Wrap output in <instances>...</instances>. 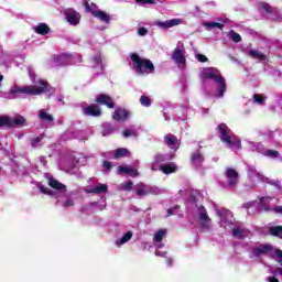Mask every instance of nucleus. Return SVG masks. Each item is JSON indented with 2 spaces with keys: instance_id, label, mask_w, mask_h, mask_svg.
<instances>
[{
  "instance_id": "1",
  "label": "nucleus",
  "mask_w": 282,
  "mask_h": 282,
  "mask_svg": "<svg viewBox=\"0 0 282 282\" xmlns=\"http://www.w3.org/2000/svg\"><path fill=\"white\" fill-rule=\"evenodd\" d=\"M199 78L202 83L206 80H215L218 84V94L216 98H224L226 94V78L221 76V72L216 67H207L200 72Z\"/></svg>"
},
{
  "instance_id": "2",
  "label": "nucleus",
  "mask_w": 282,
  "mask_h": 282,
  "mask_svg": "<svg viewBox=\"0 0 282 282\" xmlns=\"http://www.w3.org/2000/svg\"><path fill=\"white\" fill-rule=\"evenodd\" d=\"M219 140L229 147V149H241V139L232 133V130L226 124L220 123L217 126Z\"/></svg>"
},
{
  "instance_id": "3",
  "label": "nucleus",
  "mask_w": 282,
  "mask_h": 282,
  "mask_svg": "<svg viewBox=\"0 0 282 282\" xmlns=\"http://www.w3.org/2000/svg\"><path fill=\"white\" fill-rule=\"evenodd\" d=\"M132 63H134V70L139 76H143V74H153L155 72V65L151 59L142 58L138 53H132L130 55Z\"/></svg>"
},
{
  "instance_id": "4",
  "label": "nucleus",
  "mask_w": 282,
  "mask_h": 282,
  "mask_svg": "<svg viewBox=\"0 0 282 282\" xmlns=\"http://www.w3.org/2000/svg\"><path fill=\"white\" fill-rule=\"evenodd\" d=\"M12 94H26L29 96H41V94H47L50 91V84L47 80H40V86H24V87H14L11 90Z\"/></svg>"
},
{
  "instance_id": "5",
  "label": "nucleus",
  "mask_w": 282,
  "mask_h": 282,
  "mask_svg": "<svg viewBox=\"0 0 282 282\" xmlns=\"http://www.w3.org/2000/svg\"><path fill=\"white\" fill-rule=\"evenodd\" d=\"M198 219L200 221V227L208 230L210 228V217L208 216V212L204 205H200L197 209Z\"/></svg>"
},
{
  "instance_id": "6",
  "label": "nucleus",
  "mask_w": 282,
  "mask_h": 282,
  "mask_svg": "<svg viewBox=\"0 0 282 282\" xmlns=\"http://www.w3.org/2000/svg\"><path fill=\"white\" fill-rule=\"evenodd\" d=\"M64 17L69 25H78V23H80L82 15L74 9H66Z\"/></svg>"
},
{
  "instance_id": "7",
  "label": "nucleus",
  "mask_w": 282,
  "mask_h": 282,
  "mask_svg": "<svg viewBox=\"0 0 282 282\" xmlns=\"http://www.w3.org/2000/svg\"><path fill=\"white\" fill-rule=\"evenodd\" d=\"M84 116H91V118H99L102 116V109L97 104H91L83 108Z\"/></svg>"
},
{
  "instance_id": "8",
  "label": "nucleus",
  "mask_w": 282,
  "mask_h": 282,
  "mask_svg": "<svg viewBox=\"0 0 282 282\" xmlns=\"http://www.w3.org/2000/svg\"><path fill=\"white\" fill-rule=\"evenodd\" d=\"M97 105H105L108 107V109H115L116 102L113 101V98L107 94H100L96 98Z\"/></svg>"
},
{
  "instance_id": "9",
  "label": "nucleus",
  "mask_w": 282,
  "mask_h": 282,
  "mask_svg": "<svg viewBox=\"0 0 282 282\" xmlns=\"http://www.w3.org/2000/svg\"><path fill=\"white\" fill-rule=\"evenodd\" d=\"M172 59L176 65H184L186 63V56H184V47H176L172 53Z\"/></svg>"
},
{
  "instance_id": "10",
  "label": "nucleus",
  "mask_w": 282,
  "mask_h": 282,
  "mask_svg": "<svg viewBox=\"0 0 282 282\" xmlns=\"http://www.w3.org/2000/svg\"><path fill=\"white\" fill-rule=\"evenodd\" d=\"M226 177H228V186H237L239 184V173L232 167L226 170Z\"/></svg>"
},
{
  "instance_id": "11",
  "label": "nucleus",
  "mask_w": 282,
  "mask_h": 282,
  "mask_svg": "<svg viewBox=\"0 0 282 282\" xmlns=\"http://www.w3.org/2000/svg\"><path fill=\"white\" fill-rule=\"evenodd\" d=\"M205 158L202 151L197 150L191 154V163L193 166H202V163L204 162Z\"/></svg>"
},
{
  "instance_id": "12",
  "label": "nucleus",
  "mask_w": 282,
  "mask_h": 282,
  "mask_svg": "<svg viewBox=\"0 0 282 282\" xmlns=\"http://www.w3.org/2000/svg\"><path fill=\"white\" fill-rule=\"evenodd\" d=\"M113 120L117 122L124 121L129 118V110L122 109V108H117L115 112L112 113Z\"/></svg>"
},
{
  "instance_id": "13",
  "label": "nucleus",
  "mask_w": 282,
  "mask_h": 282,
  "mask_svg": "<svg viewBox=\"0 0 282 282\" xmlns=\"http://www.w3.org/2000/svg\"><path fill=\"white\" fill-rule=\"evenodd\" d=\"M165 144L170 147V149H174L175 151L180 149V141L177 140L176 135L169 134L167 137H165Z\"/></svg>"
},
{
  "instance_id": "14",
  "label": "nucleus",
  "mask_w": 282,
  "mask_h": 282,
  "mask_svg": "<svg viewBox=\"0 0 282 282\" xmlns=\"http://www.w3.org/2000/svg\"><path fill=\"white\" fill-rule=\"evenodd\" d=\"M156 25L163 30H169V28H175V25H180V19H172L165 22L158 21Z\"/></svg>"
},
{
  "instance_id": "15",
  "label": "nucleus",
  "mask_w": 282,
  "mask_h": 282,
  "mask_svg": "<svg viewBox=\"0 0 282 282\" xmlns=\"http://www.w3.org/2000/svg\"><path fill=\"white\" fill-rule=\"evenodd\" d=\"M265 199L270 202V198L261 197L260 198V205L258 207V213H274V207L265 204Z\"/></svg>"
},
{
  "instance_id": "16",
  "label": "nucleus",
  "mask_w": 282,
  "mask_h": 282,
  "mask_svg": "<svg viewBox=\"0 0 282 282\" xmlns=\"http://www.w3.org/2000/svg\"><path fill=\"white\" fill-rule=\"evenodd\" d=\"M33 30L35 31V34L46 36V34L51 32L52 29H50V25H47V23H39L36 26H33Z\"/></svg>"
},
{
  "instance_id": "17",
  "label": "nucleus",
  "mask_w": 282,
  "mask_h": 282,
  "mask_svg": "<svg viewBox=\"0 0 282 282\" xmlns=\"http://www.w3.org/2000/svg\"><path fill=\"white\" fill-rule=\"evenodd\" d=\"M159 169L165 175H171V173H175L177 171V165H175V163H169V164L160 165Z\"/></svg>"
},
{
  "instance_id": "18",
  "label": "nucleus",
  "mask_w": 282,
  "mask_h": 282,
  "mask_svg": "<svg viewBox=\"0 0 282 282\" xmlns=\"http://www.w3.org/2000/svg\"><path fill=\"white\" fill-rule=\"evenodd\" d=\"M250 58H254L256 61H260V63H264V61H268V56L265 54L261 53L257 50H250L249 51Z\"/></svg>"
},
{
  "instance_id": "19",
  "label": "nucleus",
  "mask_w": 282,
  "mask_h": 282,
  "mask_svg": "<svg viewBox=\"0 0 282 282\" xmlns=\"http://www.w3.org/2000/svg\"><path fill=\"white\" fill-rule=\"evenodd\" d=\"M113 158L116 160H120L121 158H131V151H129V149L126 148H119L115 151Z\"/></svg>"
},
{
  "instance_id": "20",
  "label": "nucleus",
  "mask_w": 282,
  "mask_h": 282,
  "mask_svg": "<svg viewBox=\"0 0 282 282\" xmlns=\"http://www.w3.org/2000/svg\"><path fill=\"white\" fill-rule=\"evenodd\" d=\"M48 186H51V188H54L55 191H67V186L56 181L54 177L48 178Z\"/></svg>"
},
{
  "instance_id": "21",
  "label": "nucleus",
  "mask_w": 282,
  "mask_h": 282,
  "mask_svg": "<svg viewBox=\"0 0 282 282\" xmlns=\"http://www.w3.org/2000/svg\"><path fill=\"white\" fill-rule=\"evenodd\" d=\"M272 250V245H263L262 247H254L253 254L259 257V254H268Z\"/></svg>"
},
{
  "instance_id": "22",
  "label": "nucleus",
  "mask_w": 282,
  "mask_h": 282,
  "mask_svg": "<svg viewBox=\"0 0 282 282\" xmlns=\"http://www.w3.org/2000/svg\"><path fill=\"white\" fill-rule=\"evenodd\" d=\"M93 17H95V19H99L101 21V23H110L111 22V17L102 10H99Z\"/></svg>"
},
{
  "instance_id": "23",
  "label": "nucleus",
  "mask_w": 282,
  "mask_h": 282,
  "mask_svg": "<svg viewBox=\"0 0 282 282\" xmlns=\"http://www.w3.org/2000/svg\"><path fill=\"white\" fill-rule=\"evenodd\" d=\"M119 173H124L126 175H130L131 177H138V170L131 166H119Z\"/></svg>"
},
{
  "instance_id": "24",
  "label": "nucleus",
  "mask_w": 282,
  "mask_h": 282,
  "mask_svg": "<svg viewBox=\"0 0 282 282\" xmlns=\"http://www.w3.org/2000/svg\"><path fill=\"white\" fill-rule=\"evenodd\" d=\"M109 191V186L107 184H100L98 186H95L90 189H88V193H94L95 195H100L102 193H107Z\"/></svg>"
},
{
  "instance_id": "25",
  "label": "nucleus",
  "mask_w": 282,
  "mask_h": 282,
  "mask_svg": "<svg viewBox=\"0 0 282 282\" xmlns=\"http://www.w3.org/2000/svg\"><path fill=\"white\" fill-rule=\"evenodd\" d=\"M84 8L86 12H89L90 14H93V17L100 10L98 9V6L96 3H89V1L84 2Z\"/></svg>"
},
{
  "instance_id": "26",
  "label": "nucleus",
  "mask_w": 282,
  "mask_h": 282,
  "mask_svg": "<svg viewBox=\"0 0 282 282\" xmlns=\"http://www.w3.org/2000/svg\"><path fill=\"white\" fill-rule=\"evenodd\" d=\"M133 237V231H127L120 240L116 241V246L120 248V246H123V243H127L131 241V238Z\"/></svg>"
},
{
  "instance_id": "27",
  "label": "nucleus",
  "mask_w": 282,
  "mask_h": 282,
  "mask_svg": "<svg viewBox=\"0 0 282 282\" xmlns=\"http://www.w3.org/2000/svg\"><path fill=\"white\" fill-rule=\"evenodd\" d=\"M39 118L43 122H54V116L47 113L44 109L40 110Z\"/></svg>"
},
{
  "instance_id": "28",
  "label": "nucleus",
  "mask_w": 282,
  "mask_h": 282,
  "mask_svg": "<svg viewBox=\"0 0 282 282\" xmlns=\"http://www.w3.org/2000/svg\"><path fill=\"white\" fill-rule=\"evenodd\" d=\"M22 124H25V119L23 117H19L15 119L9 118L8 127H21Z\"/></svg>"
},
{
  "instance_id": "29",
  "label": "nucleus",
  "mask_w": 282,
  "mask_h": 282,
  "mask_svg": "<svg viewBox=\"0 0 282 282\" xmlns=\"http://www.w3.org/2000/svg\"><path fill=\"white\" fill-rule=\"evenodd\" d=\"M269 232L272 237H279V239H282V226L269 227Z\"/></svg>"
},
{
  "instance_id": "30",
  "label": "nucleus",
  "mask_w": 282,
  "mask_h": 282,
  "mask_svg": "<svg viewBox=\"0 0 282 282\" xmlns=\"http://www.w3.org/2000/svg\"><path fill=\"white\" fill-rule=\"evenodd\" d=\"M164 237H166V229H160L156 231V234L154 235V241H156V243H161L162 239H164Z\"/></svg>"
},
{
  "instance_id": "31",
  "label": "nucleus",
  "mask_w": 282,
  "mask_h": 282,
  "mask_svg": "<svg viewBox=\"0 0 282 282\" xmlns=\"http://www.w3.org/2000/svg\"><path fill=\"white\" fill-rule=\"evenodd\" d=\"M253 100L257 102V105H265V96L263 95L254 94Z\"/></svg>"
},
{
  "instance_id": "32",
  "label": "nucleus",
  "mask_w": 282,
  "mask_h": 282,
  "mask_svg": "<svg viewBox=\"0 0 282 282\" xmlns=\"http://www.w3.org/2000/svg\"><path fill=\"white\" fill-rule=\"evenodd\" d=\"M140 102L142 107H151V98L147 95L140 97Z\"/></svg>"
},
{
  "instance_id": "33",
  "label": "nucleus",
  "mask_w": 282,
  "mask_h": 282,
  "mask_svg": "<svg viewBox=\"0 0 282 282\" xmlns=\"http://www.w3.org/2000/svg\"><path fill=\"white\" fill-rule=\"evenodd\" d=\"M232 237H237V239H243V229L236 227L232 229Z\"/></svg>"
},
{
  "instance_id": "34",
  "label": "nucleus",
  "mask_w": 282,
  "mask_h": 282,
  "mask_svg": "<svg viewBox=\"0 0 282 282\" xmlns=\"http://www.w3.org/2000/svg\"><path fill=\"white\" fill-rule=\"evenodd\" d=\"M151 193H152L151 188H148V189H145V188H139V189H137V195H138L139 197H144V196H147V195H151Z\"/></svg>"
},
{
  "instance_id": "35",
  "label": "nucleus",
  "mask_w": 282,
  "mask_h": 282,
  "mask_svg": "<svg viewBox=\"0 0 282 282\" xmlns=\"http://www.w3.org/2000/svg\"><path fill=\"white\" fill-rule=\"evenodd\" d=\"M230 39L234 43H241V35L235 31H230Z\"/></svg>"
},
{
  "instance_id": "36",
  "label": "nucleus",
  "mask_w": 282,
  "mask_h": 282,
  "mask_svg": "<svg viewBox=\"0 0 282 282\" xmlns=\"http://www.w3.org/2000/svg\"><path fill=\"white\" fill-rule=\"evenodd\" d=\"M260 9L268 12V14H272V7H270L268 2H260Z\"/></svg>"
},
{
  "instance_id": "37",
  "label": "nucleus",
  "mask_w": 282,
  "mask_h": 282,
  "mask_svg": "<svg viewBox=\"0 0 282 282\" xmlns=\"http://www.w3.org/2000/svg\"><path fill=\"white\" fill-rule=\"evenodd\" d=\"M43 141V138L41 137H35L31 140V147L32 149H36V147H39V144H41V142Z\"/></svg>"
},
{
  "instance_id": "38",
  "label": "nucleus",
  "mask_w": 282,
  "mask_h": 282,
  "mask_svg": "<svg viewBox=\"0 0 282 282\" xmlns=\"http://www.w3.org/2000/svg\"><path fill=\"white\" fill-rule=\"evenodd\" d=\"M206 28H218V30H224V24L219 22H207Z\"/></svg>"
},
{
  "instance_id": "39",
  "label": "nucleus",
  "mask_w": 282,
  "mask_h": 282,
  "mask_svg": "<svg viewBox=\"0 0 282 282\" xmlns=\"http://www.w3.org/2000/svg\"><path fill=\"white\" fill-rule=\"evenodd\" d=\"M264 155H267V158L276 159V158H279V151H275V150H267V152L264 153Z\"/></svg>"
},
{
  "instance_id": "40",
  "label": "nucleus",
  "mask_w": 282,
  "mask_h": 282,
  "mask_svg": "<svg viewBox=\"0 0 282 282\" xmlns=\"http://www.w3.org/2000/svg\"><path fill=\"white\" fill-rule=\"evenodd\" d=\"M10 122V117L2 116L0 117V127H8Z\"/></svg>"
},
{
  "instance_id": "41",
  "label": "nucleus",
  "mask_w": 282,
  "mask_h": 282,
  "mask_svg": "<svg viewBox=\"0 0 282 282\" xmlns=\"http://www.w3.org/2000/svg\"><path fill=\"white\" fill-rule=\"evenodd\" d=\"M158 164H162V162H166V155L164 154H156L154 158Z\"/></svg>"
},
{
  "instance_id": "42",
  "label": "nucleus",
  "mask_w": 282,
  "mask_h": 282,
  "mask_svg": "<svg viewBox=\"0 0 282 282\" xmlns=\"http://www.w3.org/2000/svg\"><path fill=\"white\" fill-rule=\"evenodd\" d=\"M177 209H180V205H176V206H174V207L169 208V209H167V215H166V217H171V216L175 215V212H176Z\"/></svg>"
},
{
  "instance_id": "43",
  "label": "nucleus",
  "mask_w": 282,
  "mask_h": 282,
  "mask_svg": "<svg viewBox=\"0 0 282 282\" xmlns=\"http://www.w3.org/2000/svg\"><path fill=\"white\" fill-rule=\"evenodd\" d=\"M135 1H137V3H141L142 6H147V4L153 6V4H155V0H135Z\"/></svg>"
},
{
  "instance_id": "44",
  "label": "nucleus",
  "mask_w": 282,
  "mask_h": 282,
  "mask_svg": "<svg viewBox=\"0 0 282 282\" xmlns=\"http://www.w3.org/2000/svg\"><path fill=\"white\" fill-rule=\"evenodd\" d=\"M147 34H149V31L147 30V28L141 26L138 29L139 36H147Z\"/></svg>"
},
{
  "instance_id": "45",
  "label": "nucleus",
  "mask_w": 282,
  "mask_h": 282,
  "mask_svg": "<svg viewBox=\"0 0 282 282\" xmlns=\"http://www.w3.org/2000/svg\"><path fill=\"white\" fill-rule=\"evenodd\" d=\"M197 61L199 63H208V57H206V55H204V54H198L197 55Z\"/></svg>"
},
{
  "instance_id": "46",
  "label": "nucleus",
  "mask_w": 282,
  "mask_h": 282,
  "mask_svg": "<svg viewBox=\"0 0 282 282\" xmlns=\"http://www.w3.org/2000/svg\"><path fill=\"white\" fill-rule=\"evenodd\" d=\"M93 63L96 65H101L102 64V57L100 55H96L93 57Z\"/></svg>"
},
{
  "instance_id": "47",
  "label": "nucleus",
  "mask_w": 282,
  "mask_h": 282,
  "mask_svg": "<svg viewBox=\"0 0 282 282\" xmlns=\"http://www.w3.org/2000/svg\"><path fill=\"white\" fill-rule=\"evenodd\" d=\"M273 213L275 215H282V206H275L273 209Z\"/></svg>"
},
{
  "instance_id": "48",
  "label": "nucleus",
  "mask_w": 282,
  "mask_h": 282,
  "mask_svg": "<svg viewBox=\"0 0 282 282\" xmlns=\"http://www.w3.org/2000/svg\"><path fill=\"white\" fill-rule=\"evenodd\" d=\"M133 186V182H127L123 186V191H129Z\"/></svg>"
},
{
  "instance_id": "49",
  "label": "nucleus",
  "mask_w": 282,
  "mask_h": 282,
  "mask_svg": "<svg viewBox=\"0 0 282 282\" xmlns=\"http://www.w3.org/2000/svg\"><path fill=\"white\" fill-rule=\"evenodd\" d=\"M275 256L278 259H280V263H282V250L281 249H275Z\"/></svg>"
},
{
  "instance_id": "50",
  "label": "nucleus",
  "mask_w": 282,
  "mask_h": 282,
  "mask_svg": "<svg viewBox=\"0 0 282 282\" xmlns=\"http://www.w3.org/2000/svg\"><path fill=\"white\" fill-rule=\"evenodd\" d=\"M104 167H106L107 171H111V162L110 161H104Z\"/></svg>"
},
{
  "instance_id": "51",
  "label": "nucleus",
  "mask_w": 282,
  "mask_h": 282,
  "mask_svg": "<svg viewBox=\"0 0 282 282\" xmlns=\"http://www.w3.org/2000/svg\"><path fill=\"white\" fill-rule=\"evenodd\" d=\"M63 206H65V207L74 206V200L67 199V200H65V202L63 203Z\"/></svg>"
},
{
  "instance_id": "52",
  "label": "nucleus",
  "mask_w": 282,
  "mask_h": 282,
  "mask_svg": "<svg viewBox=\"0 0 282 282\" xmlns=\"http://www.w3.org/2000/svg\"><path fill=\"white\" fill-rule=\"evenodd\" d=\"M40 191H41V193H43L44 195H50V188H47V187H41L40 188Z\"/></svg>"
},
{
  "instance_id": "53",
  "label": "nucleus",
  "mask_w": 282,
  "mask_h": 282,
  "mask_svg": "<svg viewBox=\"0 0 282 282\" xmlns=\"http://www.w3.org/2000/svg\"><path fill=\"white\" fill-rule=\"evenodd\" d=\"M254 206V202H249L242 205L243 208H252Z\"/></svg>"
},
{
  "instance_id": "54",
  "label": "nucleus",
  "mask_w": 282,
  "mask_h": 282,
  "mask_svg": "<svg viewBox=\"0 0 282 282\" xmlns=\"http://www.w3.org/2000/svg\"><path fill=\"white\" fill-rule=\"evenodd\" d=\"M155 257H164V258H166V252H162L160 250H156L155 251Z\"/></svg>"
},
{
  "instance_id": "55",
  "label": "nucleus",
  "mask_w": 282,
  "mask_h": 282,
  "mask_svg": "<svg viewBox=\"0 0 282 282\" xmlns=\"http://www.w3.org/2000/svg\"><path fill=\"white\" fill-rule=\"evenodd\" d=\"M123 137H124V138L131 137V131H130V130H124V131H123Z\"/></svg>"
},
{
  "instance_id": "56",
  "label": "nucleus",
  "mask_w": 282,
  "mask_h": 282,
  "mask_svg": "<svg viewBox=\"0 0 282 282\" xmlns=\"http://www.w3.org/2000/svg\"><path fill=\"white\" fill-rule=\"evenodd\" d=\"M166 263H167V265H173V259L172 258H167L166 259Z\"/></svg>"
},
{
  "instance_id": "57",
  "label": "nucleus",
  "mask_w": 282,
  "mask_h": 282,
  "mask_svg": "<svg viewBox=\"0 0 282 282\" xmlns=\"http://www.w3.org/2000/svg\"><path fill=\"white\" fill-rule=\"evenodd\" d=\"M67 55L66 54H62L59 57L56 58V61H63V58H66Z\"/></svg>"
},
{
  "instance_id": "58",
  "label": "nucleus",
  "mask_w": 282,
  "mask_h": 282,
  "mask_svg": "<svg viewBox=\"0 0 282 282\" xmlns=\"http://www.w3.org/2000/svg\"><path fill=\"white\" fill-rule=\"evenodd\" d=\"M0 80H3V75L0 74Z\"/></svg>"
}]
</instances>
